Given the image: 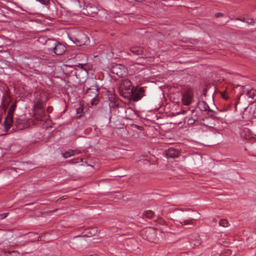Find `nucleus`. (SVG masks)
Returning <instances> with one entry per match:
<instances>
[{
    "label": "nucleus",
    "mask_w": 256,
    "mask_h": 256,
    "mask_svg": "<svg viewBox=\"0 0 256 256\" xmlns=\"http://www.w3.org/2000/svg\"><path fill=\"white\" fill-rule=\"evenodd\" d=\"M30 124L28 121L20 118H16L14 120H13L11 126H14L18 130H22L28 127Z\"/></svg>",
    "instance_id": "obj_4"
},
{
    "label": "nucleus",
    "mask_w": 256,
    "mask_h": 256,
    "mask_svg": "<svg viewBox=\"0 0 256 256\" xmlns=\"http://www.w3.org/2000/svg\"><path fill=\"white\" fill-rule=\"evenodd\" d=\"M166 156L168 158H178L179 156V152L176 149L170 148L166 152Z\"/></svg>",
    "instance_id": "obj_8"
},
{
    "label": "nucleus",
    "mask_w": 256,
    "mask_h": 256,
    "mask_svg": "<svg viewBox=\"0 0 256 256\" xmlns=\"http://www.w3.org/2000/svg\"><path fill=\"white\" fill-rule=\"evenodd\" d=\"M131 52L136 54H141L144 52L143 48L140 46H134L130 49Z\"/></svg>",
    "instance_id": "obj_11"
},
{
    "label": "nucleus",
    "mask_w": 256,
    "mask_h": 256,
    "mask_svg": "<svg viewBox=\"0 0 256 256\" xmlns=\"http://www.w3.org/2000/svg\"><path fill=\"white\" fill-rule=\"evenodd\" d=\"M81 162H82V156H80L72 160L70 162L72 164H75Z\"/></svg>",
    "instance_id": "obj_16"
},
{
    "label": "nucleus",
    "mask_w": 256,
    "mask_h": 256,
    "mask_svg": "<svg viewBox=\"0 0 256 256\" xmlns=\"http://www.w3.org/2000/svg\"><path fill=\"white\" fill-rule=\"evenodd\" d=\"M36 0L45 6H48L49 4V0Z\"/></svg>",
    "instance_id": "obj_21"
},
{
    "label": "nucleus",
    "mask_w": 256,
    "mask_h": 256,
    "mask_svg": "<svg viewBox=\"0 0 256 256\" xmlns=\"http://www.w3.org/2000/svg\"><path fill=\"white\" fill-rule=\"evenodd\" d=\"M111 72L120 77H124L128 74V70L124 65L122 64H114L110 68Z\"/></svg>",
    "instance_id": "obj_2"
},
{
    "label": "nucleus",
    "mask_w": 256,
    "mask_h": 256,
    "mask_svg": "<svg viewBox=\"0 0 256 256\" xmlns=\"http://www.w3.org/2000/svg\"><path fill=\"white\" fill-rule=\"evenodd\" d=\"M194 94L192 90L188 89L184 90L182 94V102L185 106L190 105L193 102Z\"/></svg>",
    "instance_id": "obj_3"
},
{
    "label": "nucleus",
    "mask_w": 256,
    "mask_h": 256,
    "mask_svg": "<svg viewBox=\"0 0 256 256\" xmlns=\"http://www.w3.org/2000/svg\"><path fill=\"white\" fill-rule=\"evenodd\" d=\"M190 243L193 244L194 247L200 246L201 244V240L199 235L195 234L192 236L190 238Z\"/></svg>",
    "instance_id": "obj_10"
},
{
    "label": "nucleus",
    "mask_w": 256,
    "mask_h": 256,
    "mask_svg": "<svg viewBox=\"0 0 256 256\" xmlns=\"http://www.w3.org/2000/svg\"><path fill=\"white\" fill-rule=\"evenodd\" d=\"M9 102H10V100H8V102H6V104H4V108H6V106H8V103H9Z\"/></svg>",
    "instance_id": "obj_28"
},
{
    "label": "nucleus",
    "mask_w": 256,
    "mask_h": 256,
    "mask_svg": "<svg viewBox=\"0 0 256 256\" xmlns=\"http://www.w3.org/2000/svg\"><path fill=\"white\" fill-rule=\"evenodd\" d=\"M256 94V91L254 90H249L246 92V95L248 97L254 98Z\"/></svg>",
    "instance_id": "obj_14"
},
{
    "label": "nucleus",
    "mask_w": 256,
    "mask_h": 256,
    "mask_svg": "<svg viewBox=\"0 0 256 256\" xmlns=\"http://www.w3.org/2000/svg\"><path fill=\"white\" fill-rule=\"evenodd\" d=\"M54 46L52 48L54 52L57 55L62 54L66 50L64 45L60 42H54Z\"/></svg>",
    "instance_id": "obj_6"
},
{
    "label": "nucleus",
    "mask_w": 256,
    "mask_h": 256,
    "mask_svg": "<svg viewBox=\"0 0 256 256\" xmlns=\"http://www.w3.org/2000/svg\"><path fill=\"white\" fill-rule=\"evenodd\" d=\"M194 121H195V120L194 119H193V118H190L188 120V122L189 124H193L194 122Z\"/></svg>",
    "instance_id": "obj_25"
},
{
    "label": "nucleus",
    "mask_w": 256,
    "mask_h": 256,
    "mask_svg": "<svg viewBox=\"0 0 256 256\" xmlns=\"http://www.w3.org/2000/svg\"><path fill=\"white\" fill-rule=\"evenodd\" d=\"M48 112H52V109H51V108H48Z\"/></svg>",
    "instance_id": "obj_30"
},
{
    "label": "nucleus",
    "mask_w": 256,
    "mask_h": 256,
    "mask_svg": "<svg viewBox=\"0 0 256 256\" xmlns=\"http://www.w3.org/2000/svg\"><path fill=\"white\" fill-rule=\"evenodd\" d=\"M144 88H140L136 92L133 91L130 96L132 100L138 101L144 96Z\"/></svg>",
    "instance_id": "obj_7"
},
{
    "label": "nucleus",
    "mask_w": 256,
    "mask_h": 256,
    "mask_svg": "<svg viewBox=\"0 0 256 256\" xmlns=\"http://www.w3.org/2000/svg\"><path fill=\"white\" fill-rule=\"evenodd\" d=\"M236 20H238L242 21V22H246V20L244 18L242 19V18H236Z\"/></svg>",
    "instance_id": "obj_27"
},
{
    "label": "nucleus",
    "mask_w": 256,
    "mask_h": 256,
    "mask_svg": "<svg viewBox=\"0 0 256 256\" xmlns=\"http://www.w3.org/2000/svg\"><path fill=\"white\" fill-rule=\"evenodd\" d=\"M180 223L182 226L187 225V224H193L192 220H184L183 222H180Z\"/></svg>",
    "instance_id": "obj_18"
},
{
    "label": "nucleus",
    "mask_w": 256,
    "mask_h": 256,
    "mask_svg": "<svg viewBox=\"0 0 256 256\" xmlns=\"http://www.w3.org/2000/svg\"><path fill=\"white\" fill-rule=\"evenodd\" d=\"M72 2H79V0H71Z\"/></svg>",
    "instance_id": "obj_31"
},
{
    "label": "nucleus",
    "mask_w": 256,
    "mask_h": 256,
    "mask_svg": "<svg viewBox=\"0 0 256 256\" xmlns=\"http://www.w3.org/2000/svg\"><path fill=\"white\" fill-rule=\"evenodd\" d=\"M82 110L79 108L77 112L78 114H80V112H82Z\"/></svg>",
    "instance_id": "obj_29"
},
{
    "label": "nucleus",
    "mask_w": 256,
    "mask_h": 256,
    "mask_svg": "<svg viewBox=\"0 0 256 256\" xmlns=\"http://www.w3.org/2000/svg\"><path fill=\"white\" fill-rule=\"evenodd\" d=\"M137 66H138V64H135L134 65H132L129 68L130 70H132L134 72H136L138 71V68L137 67Z\"/></svg>",
    "instance_id": "obj_19"
},
{
    "label": "nucleus",
    "mask_w": 256,
    "mask_h": 256,
    "mask_svg": "<svg viewBox=\"0 0 256 256\" xmlns=\"http://www.w3.org/2000/svg\"><path fill=\"white\" fill-rule=\"evenodd\" d=\"M215 16H216V17L218 18V17H220V16H222V13L218 12V13L216 14Z\"/></svg>",
    "instance_id": "obj_26"
},
{
    "label": "nucleus",
    "mask_w": 256,
    "mask_h": 256,
    "mask_svg": "<svg viewBox=\"0 0 256 256\" xmlns=\"http://www.w3.org/2000/svg\"><path fill=\"white\" fill-rule=\"evenodd\" d=\"M16 107L15 102L12 103L8 111L7 116L6 117L4 121V127L6 131L8 130L13 122V114Z\"/></svg>",
    "instance_id": "obj_1"
},
{
    "label": "nucleus",
    "mask_w": 256,
    "mask_h": 256,
    "mask_svg": "<svg viewBox=\"0 0 256 256\" xmlns=\"http://www.w3.org/2000/svg\"><path fill=\"white\" fill-rule=\"evenodd\" d=\"M186 111H184H184H182L181 113H182V114H186Z\"/></svg>",
    "instance_id": "obj_32"
},
{
    "label": "nucleus",
    "mask_w": 256,
    "mask_h": 256,
    "mask_svg": "<svg viewBox=\"0 0 256 256\" xmlns=\"http://www.w3.org/2000/svg\"><path fill=\"white\" fill-rule=\"evenodd\" d=\"M245 22L249 24H254V20L252 19H248L247 20H246Z\"/></svg>",
    "instance_id": "obj_22"
},
{
    "label": "nucleus",
    "mask_w": 256,
    "mask_h": 256,
    "mask_svg": "<svg viewBox=\"0 0 256 256\" xmlns=\"http://www.w3.org/2000/svg\"><path fill=\"white\" fill-rule=\"evenodd\" d=\"M98 100L96 98L92 99V102H91L92 105L96 104H98Z\"/></svg>",
    "instance_id": "obj_24"
},
{
    "label": "nucleus",
    "mask_w": 256,
    "mask_h": 256,
    "mask_svg": "<svg viewBox=\"0 0 256 256\" xmlns=\"http://www.w3.org/2000/svg\"><path fill=\"white\" fill-rule=\"evenodd\" d=\"M198 108L201 109L202 110L206 111L207 108H208V105L204 101L199 102L198 104Z\"/></svg>",
    "instance_id": "obj_13"
},
{
    "label": "nucleus",
    "mask_w": 256,
    "mask_h": 256,
    "mask_svg": "<svg viewBox=\"0 0 256 256\" xmlns=\"http://www.w3.org/2000/svg\"><path fill=\"white\" fill-rule=\"evenodd\" d=\"M8 215V213H4L2 214H0V220H2L6 218Z\"/></svg>",
    "instance_id": "obj_23"
},
{
    "label": "nucleus",
    "mask_w": 256,
    "mask_h": 256,
    "mask_svg": "<svg viewBox=\"0 0 256 256\" xmlns=\"http://www.w3.org/2000/svg\"><path fill=\"white\" fill-rule=\"evenodd\" d=\"M219 224L220 226L224 227H227L229 224L228 222L226 220H220L219 222Z\"/></svg>",
    "instance_id": "obj_17"
},
{
    "label": "nucleus",
    "mask_w": 256,
    "mask_h": 256,
    "mask_svg": "<svg viewBox=\"0 0 256 256\" xmlns=\"http://www.w3.org/2000/svg\"><path fill=\"white\" fill-rule=\"evenodd\" d=\"M44 101L42 100L36 98L34 102V107L38 109H42L44 107Z\"/></svg>",
    "instance_id": "obj_12"
},
{
    "label": "nucleus",
    "mask_w": 256,
    "mask_h": 256,
    "mask_svg": "<svg viewBox=\"0 0 256 256\" xmlns=\"http://www.w3.org/2000/svg\"><path fill=\"white\" fill-rule=\"evenodd\" d=\"M82 154V152L79 150H69L68 151L66 152L63 154V156L64 158H66L72 156H76L80 154Z\"/></svg>",
    "instance_id": "obj_9"
},
{
    "label": "nucleus",
    "mask_w": 256,
    "mask_h": 256,
    "mask_svg": "<svg viewBox=\"0 0 256 256\" xmlns=\"http://www.w3.org/2000/svg\"><path fill=\"white\" fill-rule=\"evenodd\" d=\"M96 229L95 228H92L90 229V232H89L90 235L88 236H94L96 234Z\"/></svg>",
    "instance_id": "obj_20"
},
{
    "label": "nucleus",
    "mask_w": 256,
    "mask_h": 256,
    "mask_svg": "<svg viewBox=\"0 0 256 256\" xmlns=\"http://www.w3.org/2000/svg\"><path fill=\"white\" fill-rule=\"evenodd\" d=\"M144 215L148 218H152L154 215V212L150 210H146L144 212Z\"/></svg>",
    "instance_id": "obj_15"
},
{
    "label": "nucleus",
    "mask_w": 256,
    "mask_h": 256,
    "mask_svg": "<svg viewBox=\"0 0 256 256\" xmlns=\"http://www.w3.org/2000/svg\"><path fill=\"white\" fill-rule=\"evenodd\" d=\"M120 88L122 90H124L126 93L128 94V96H130L131 94L134 90L130 81L127 79H125L122 80Z\"/></svg>",
    "instance_id": "obj_5"
}]
</instances>
